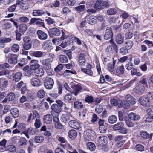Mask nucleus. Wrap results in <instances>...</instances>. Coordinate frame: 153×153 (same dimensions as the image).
<instances>
[{"label":"nucleus","instance_id":"nucleus-1","mask_svg":"<svg viewBox=\"0 0 153 153\" xmlns=\"http://www.w3.org/2000/svg\"><path fill=\"white\" fill-rule=\"evenodd\" d=\"M151 98L146 97H141L139 99V103L145 107H148L153 104V94L149 93Z\"/></svg>","mask_w":153,"mask_h":153},{"label":"nucleus","instance_id":"nucleus-2","mask_svg":"<svg viewBox=\"0 0 153 153\" xmlns=\"http://www.w3.org/2000/svg\"><path fill=\"white\" fill-rule=\"evenodd\" d=\"M52 62V60L49 58L45 59L40 61L41 63L43 65L44 69L48 73L52 71L50 63Z\"/></svg>","mask_w":153,"mask_h":153},{"label":"nucleus","instance_id":"nucleus-3","mask_svg":"<svg viewBox=\"0 0 153 153\" xmlns=\"http://www.w3.org/2000/svg\"><path fill=\"white\" fill-rule=\"evenodd\" d=\"M54 83L53 79L49 77H47L44 81V85L47 89H51L53 88Z\"/></svg>","mask_w":153,"mask_h":153},{"label":"nucleus","instance_id":"nucleus-4","mask_svg":"<svg viewBox=\"0 0 153 153\" xmlns=\"http://www.w3.org/2000/svg\"><path fill=\"white\" fill-rule=\"evenodd\" d=\"M51 114L52 116H58L59 113L62 111V109L60 106H58V104H53L51 107Z\"/></svg>","mask_w":153,"mask_h":153},{"label":"nucleus","instance_id":"nucleus-5","mask_svg":"<svg viewBox=\"0 0 153 153\" xmlns=\"http://www.w3.org/2000/svg\"><path fill=\"white\" fill-rule=\"evenodd\" d=\"M84 138L87 141L91 140L95 135L94 132L91 130L88 129L84 132Z\"/></svg>","mask_w":153,"mask_h":153},{"label":"nucleus","instance_id":"nucleus-6","mask_svg":"<svg viewBox=\"0 0 153 153\" xmlns=\"http://www.w3.org/2000/svg\"><path fill=\"white\" fill-rule=\"evenodd\" d=\"M30 83L33 86L36 87H40L42 84L40 79L36 77L30 79Z\"/></svg>","mask_w":153,"mask_h":153},{"label":"nucleus","instance_id":"nucleus-7","mask_svg":"<svg viewBox=\"0 0 153 153\" xmlns=\"http://www.w3.org/2000/svg\"><path fill=\"white\" fill-rule=\"evenodd\" d=\"M49 35L51 37L59 36L61 33L60 31L57 28H52L49 29Z\"/></svg>","mask_w":153,"mask_h":153},{"label":"nucleus","instance_id":"nucleus-8","mask_svg":"<svg viewBox=\"0 0 153 153\" xmlns=\"http://www.w3.org/2000/svg\"><path fill=\"white\" fill-rule=\"evenodd\" d=\"M108 141V139L106 137L102 136L98 137L97 140V143L99 146H103L106 145Z\"/></svg>","mask_w":153,"mask_h":153},{"label":"nucleus","instance_id":"nucleus-9","mask_svg":"<svg viewBox=\"0 0 153 153\" xmlns=\"http://www.w3.org/2000/svg\"><path fill=\"white\" fill-rule=\"evenodd\" d=\"M36 34L38 38L41 40H44L47 39L48 37L47 34L41 30L37 31Z\"/></svg>","mask_w":153,"mask_h":153},{"label":"nucleus","instance_id":"nucleus-10","mask_svg":"<svg viewBox=\"0 0 153 153\" xmlns=\"http://www.w3.org/2000/svg\"><path fill=\"white\" fill-rule=\"evenodd\" d=\"M42 48L46 51H50L53 48L51 42L48 41H45L43 43Z\"/></svg>","mask_w":153,"mask_h":153},{"label":"nucleus","instance_id":"nucleus-11","mask_svg":"<svg viewBox=\"0 0 153 153\" xmlns=\"http://www.w3.org/2000/svg\"><path fill=\"white\" fill-rule=\"evenodd\" d=\"M124 136L122 135H118L114 139L115 141L117 142V144L119 146H121L125 143V140L123 139Z\"/></svg>","mask_w":153,"mask_h":153},{"label":"nucleus","instance_id":"nucleus-12","mask_svg":"<svg viewBox=\"0 0 153 153\" xmlns=\"http://www.w3.org/2000/svg\"><path fill=\"white\" fill-rule=\"evenodd\" d=\"M86 55L83 53H81L78 58V64L80 66H82L86 64L85 57Z\"/></svg>","mask_w":153,"mask_h":153},{"label":"nucleus","instance_id":"nucleus-13","mask_svg":"<svg viewBox=\"0 0 153 153\" xmlns=\"http://www.w3.org/2000/svg\"><path fill=\"white\" fill-rule=\"evenodd\" d=\"M113 33L111 27H107L104 37L105 39L108 40L113 37Z\"/></svg>","mask_w":153,"mask_h":153},{"label":"nucleus","instance_id":"nucleus-14","mask_svg":"<svg viewBox=\"0 0 153 153\" xmlns=\"http://www.w3.org/2000/svg\"><path fill=\"white\" fill-rule=\"evenodd\" d=\"M18 56L16 54H11L8 57V62L11 64H16L17 62Z\"/></svg>","mask_w":153,"mask_h":153},{"label":"nucleus","instance_id":"nucleus-15","mask_svg":"<svg viewBox=\"0 0 153 153\" xmlns=\"http://www.w3.org/2000/svg\"><path fill=\"white\" fill-rule=\"evenodd\" d=\"M69 126L71 128L79 130L80 128V124L76 121L72 120L69 122Z\"/></svg>","mask_w":153,"mask_h":153},{"label":"nucleus","instance_id":"nucleus-16","mask_svg":"<svg viewBox=\"0 0 153 153\" xmlns=\"http://www.w3.org/2000/svg\"><path fill=\"white\" fill-rule=\"evenodd\" d=\"M73 91H71V94H74L76 96H77L82 90V87L80 85H74L73 86Z\"/></svg>","mask_w":153,"mask_h":153},{"label":"nucleus","instance_id":"nucleus-17","mask_svg":"<svg viewBox=\"0 0 153 153\" xmlns=\"http://www.w3.org/2000/svg\"><path fill=\"white\" fill-rule=\"evenodd\" d=\"M111 104L114 106L118 105L119 107L122 106V101L121 100L118 99H113L110 100Z\"/></svg>","mask_w":153,"mask_h":153},{"label":"nucleus","instance_id":"nucleus-18","mask_svg":"<svg viewBox=\"0 0 153 153\" xmlns=\"http://www.w3.org/2000/svg\"><path fill=\"white\" fill-rule=\"evenodd\" d=\"M62 35L60 38H55L52 40V42L54 44L58 45L65 39V34L63 31H62Z\"/></svg>","mask_w":153,"mask_h":153},{"label":"nucleus","instance_id":"nucleus-19","mask_svg":"<svg viewBox=\"0 0 153 153\" xmlns=\"http://www.w3.org/2000/svg\"><path fill=\"white\" fill-rule=\"evenodd\" d=\"M46 12L43 10L35 9L33 10V15L34 16H39L45 14Z\"/></svg>","mask_w":153,"mask_h":153},{"label":"nucleus","instance_id":"nucleus-20","mask_svg":"<svg viewBox=\"0 0 153 153\" xmlns=\"http://www.w3.org/2000/svg\"><path fill=\"white\" fill-rule=\"evenodd\" d=\"M128 118L132 120L136 121L139 120L140 117L139 115L134 113H131L128 115Z\"/></svg>","mask_w":153,"mask_h":153},{"label":"nucleus","instance_id":"nucleus-21","mask_svg":"<svg viewBox=\"0 0 153 153\" xmlns=\"http://www.w3.org/2000/svg\"><path fill=\"white\" fill-rule=\"evenodd\" d=\"M144 89V86L142 85H140L136 87L135 89V91L137 94L141 95L143 93Z\"/></svg>","mask_w":153,"mask_h":153},{"label":"nucleus","instance_id":"nucleus-22","mask_svg":"<svg viewBox=\"0 0 153 153\" xmlns=\"http://www.w3.org/2000/svg\"><path fill=\"white\" fill-rule=\"evenodd\" d=\"M124 68L123 65L118 67L116 70V74L119 76L123 75L124 73Z\"/></svg>","mask_w":153,"mask_h":153},{"label":"nucleus","instance_id":"nucleus-23","mask_svg":"<svg viewBox=\"0 0 153 153\" xmlns=\"http://www.w3.org/2000/svg\"><path fill=\"white\" fill-rule=\"evenodd\" d=\"M125 100L132 104H135L136 102V100L131 95L128 94L125 96Z\"/></svg>","mask_w":153,"mask_h":153},{"label":"nucleus","instance_id":"nucleus-24","mask_svg":"<svg viewBox=\"0 0 153 153\" xmlns=\"http://www.w3.org/2000/svg\"><path fill=\"white\" fill-rule=\"evenodd\" d=\"M97 21V17L94 16H91L88 17L87 18L88 22L91 25H94L96 22Z\"/></svg>","mask_w":153,"mask_h":153},{"label":"nucleus","instance_id":"nucleus-25","mask_svg":"<svg viewBox=\"0 0 153 153\" xmlns=\"http://www.w3.org/2000/svg\"><path fill=\"white\" fill-rule=\"evenodd\" d=\"M10 113L12 116L14 118L18 117L19 114V110L17 108H13L10 110Z\"/></svg>","mask_w":153,"mask_h":153},{"label":"nucleus","instance_id":"nucleus-26","mask_svg":"<svg viewBox=\"0 0 153 153\" xmlns=\"http://www.w3.org/2000/svg\"><path fill=\"white\" fill-rule=\"evenodd\" d=\"M124 123L123 122H118L117 124L114 125L113 128L114 130H118L119 131L122 127H123Z\"/></svg>","mask_w":153,"mask_h":153},{"label":"nucleus","instance_id":"nucleus-27","mask_svg":"<svg viewBox=\"0 0 153 153\" xmlns=\"http://www.w3.org/2000/svg\"><path fill=\"white\" fill-rule=\"evenodd\" d=\"M125 46L128 50H130L133 46L134 43L132 41L130 40H127L124 42Z\"/></svg>","mask_w":153,"mask_h":153},{"label":"nucleus","instance_id":"nucleus-28","mask_svg":"<svg viewBox=\"0 0 153 153\" xmlns=\"http://www.w3.org/2000/svg\"><path fill=\"white\" fill-rule=\"evenodd\" d=\"M68 134L70 138L73 139L76 137L77 133L75 130L72 129L69 131Z\"/></svg>","mask_w":153,"mask_h":153},{"label":"nucleus","instance_id":"nucleus-29","mask_svg":"<svg viewBox=\"0 0 153 153\" xmlns=\"http://www.w3.org/2000/svg\"><path fill=\"white\" fill-rule=\"evenodd\" d=\"M34 74L36 76L41 77L44 75V71L42 68L38 69L35 71Z\"/></svg>","mask_w":153,"mask_h":153},{"label":"nucleus","instance_id":"nucleus-30","mask_svg":"<svg viewBox=\"0 0 153 153\" xmlns=\"http://www.w3.org/2000/svg\"><path fill=\"white\" fill-rule=\"evenodd\" d=\"M43 119L44 122L47 124H50L52 122V117L50 114L44 116Z\"/></svg>","mask_w":153,"mask_h":153},{"label":"nucleus","instance_id":"nucleus-31","mask_svg":"<svg viewBox=\"0 0 153 153\" xmlns=\"http://www.w3.org/2000/svg\"><path fill=\"white\" fill-rule=\"evenodd\" d=\"M117 120V117L114 115L110 116L108 118V122L110 124H114L116 122Z\"/></svg>","mask_w":153,"mask_h":153},{"label":"nucleus","instance_id":"nucleus-32","mask_svg":"<svg viewBox=\"0 0 153 153\" xmlns=\"http://www.w3.org/2000/svg\"><path fill=\"white\" fill-rule=\"evenodd\" d=\"M123 37L120 34H118L116 38V41L118 44H121L123 41Z\"/></svg>","mask_w":153,"mask_h":153},{"label":"nucleus","instance_id":"nucleus-33","mask_svg":"<svg viewBox=\"0 0 153 153\" xmlns=\"http://www.w3.org/2000/svg\"><path fill=\"white\" fill-rule=\"evenodd\" d=\"M71 93H68L64 97V101L65 102H69L72 99Z\"/></svg>","mask_w":153,"mask_h":153},{"label":"nucleus","instance_id":"nucleus-34","mask_svg":"<svg viewBox=\"0 0 153 153\" xmlns=\"http://www.w3.org/2000/svg\"><path fill=\"white\" fill-rule=\"evenodd\" d=\"M76 10L78 12H81L86 10L85 6L84 5H79L75 8Z\"/></svg>","mask_w":153,"mask_h":153},{"label":"nucleus","instance_id":"nucleus-35","mask_svg":"<svg viewBox=\"0 0 153 153\" xmlns=\"http://www.w3.org/2000/svg\"><path fill=\"white\" fill-rule=\"evenodd\" d=\"M65 146L66 147L67 150L69 153H72L76 150L73 148L72 146L68 143H66Z\"/></svg>","mask_w":153,"mask_h":153},{"label":"nucleus","instance_id":"nucleus-36","mask_svg":"<svg viewBox=\"0 0 153 153\" xmlns=\"http://www.w3.org/2000/svg\"><path fill=\"white\" fill-rule=\"evenodd\" d=\"M140 135L141 137L144 139H147L149 137V134L144 131H142L140 132Z\"/></svg>","mask_w":153,"mask_h":153},{"label":"nucleus","instance_id":"nucleus-37","mask_svg":"<svg viewBox=\"0 0 153 153\" xmlns=\"http://www.w3.org/2000/svg\"><path fill=\"white\" fill-rule=\"evenodd\" d=\"M102 0H97L95 3V8L98 10L102 9Z\"/></svg>","mask_w":153,"mask_h":153},{"label":"nucleus","instance_id":"nucleus-38","mask_svg":"<svg viewBox=\"0 0 153 153\" xmlns=\"http://www.w3.org/2000/svg\"><path fill=\"white\" fill-rule=\"evenodd\" d=\"M59 59L60 61L63 63H66L68 61L67 57L63 55H59Z\"/></svg>","mask_w":153,"mask_h":153},{"label":"nucleus","instance_id":"nucleus-39","mask_svg":"<svg viewBox=\"0 0 153 153\" xmlns=\"http://www.w3.org/2000/svg\"><path fill=\"white\" fill-rule=\"evenodd\" d=\"M22 74L20 72H17L15 74L14 78L16 82H18L21 79Z\"/></svg>","mask_w":153,"mask_h":153},{"label":"nucleus","instance_id":"nucleus-40","mask_svg":"<svg viewBox=\"0 0 153 153\" xmlns=\"http://www.w3.org/2000/svg\"><path fill=\"white\" fill-rule=\"evenodd\" d=\"M43 52L41 51H34L32 53V55L33 56L39 58L41 57L43 55Z\"/></svg>","mask_w":153,"mask_h":153},{"label":"nucleus","instance_id":"nucleus-41","mask_svg":"<svg viewBox=\"0 0 153 153\" xmlns=\"http://www.w3.org/2000/svg\"><path fill=\"white\" fill-rule=\"evenodd\" d=\"M7 151L10 152H14L16 151V148L13 145H10L6 147Z\"/></svg>","mask_w":153,"mask_h":153},{"label":"nucleus","instance_id":"nucleus-42","mask_svg":"<svg viewBox=\"0 0 153 153\" xmlns=\"http://www.w3.org/2000/svg\"><path fill=\"white\" fill-rule=\"evenodd\" d=\"M19 143L20 146H22L26 145L27 143V142L25 138L23 137H22L19 142Z\"/></svg>","mask_w":153,"mask_h":153},{"label":"nucleus","instance_id":"nucleus-43","mask_svg":"<svg viewBox=\"0 0 153 153\" xmlns=\"http://www.w3.org/2000/svg\"><path fill=\"white\" fill-rule=\"evenodd\" d=\"M27 26L25 24H21L19 26V31L22 33L25 32L27 30Z\"/></svg>","mask_w":153,"mask_h":153},{"label":"nucleus","instance_id":"nucleus-44","mask_svg":"<svg viewBox=\"0 0 153 153\" xmlns=\"http://www.w3.org/2000/svg\"><path fill=\"white\" fill-rule=\"evenodd\" d=\"M128 50L125 47H122L120 48L119 52L121 54L124 55L128 53Z\"/></svg>","mask_w":153,"mask_h":153},{"label":"nucleus","instance_id":"nucleus-45","mask_svg":"<svg viewBox=\"0 0 153 153\" xmlns=\"http://www.w3.org/2000/svg\"><path fill=\"white\" fill-rule=\"evenodd\" d=\"M87 146L89 150L93 151L95 149V146L94 143L91 142H89L87 143Z\"/></svg>","mask_w":153,"mask_h":153},{"label":"nucleus","instance_id":"nucleus-46","mask_svg":"<svg viewBox=\"0 0 153 153\" xmlns=\"http://www.w3.org/2000/svg\"><path fill=\"white\" fill-rule=\"evenodd\" d=\"M15 97V94L12 92H10L7 96V98L9 101L13 100L14 99Z\"/></svg>","mask_w":153,"mask_h":153},{"label":"nucleus","instance_id":"nucleus-47","mask_svg":"<svg viewBox=\"0 0 153 153\" xmlns=\"http://www.w3.org/2000/svg\"><path fill=\"white\" fill-rule=\"evenodd\" d=\"M85 101L86 102L91 103L94 102V98L92 96L88 95L86 97Z\"/></svg>","mask_w":153,"mask_h":153},{"label":"nucleus","instance_id":"nucleus-48","mask_svg":"<svg viewBox=\"0 0 153 153\" xmlns=\"http://www.w3.org/2000/svg\"><path fill=\"white\" fill-rule=\"evenodd\" d=\"M45 95V93L42 89L39 90L37 92L38 97L40 98H43Z\"/></svg>","mask_w":153,"mask_h":153},{"label":"nucleus","instance_id":"nucleus-49","mask_svg":"<svg viewBox=\"0 0 153 153\" xmlns=\"http://www.w3.org/2000/svg\"><path fill=\"white\" fill-rule=\"evenodd\" d=\"M107 12L109 15H113L115 14L117 12V11L114 8H111L107 10Z\"/></svg>","mask_w":153,"mask_h":153},{"label":"nucleus","instance_id":"nucleus-50","mask_svg":"<svg viewBox=\"0 0 153 153\" xmlns=\"http://www.w3.org/2000/svg\"><path fill=\"white\" fill-rule=\"evenodd\" d=\"M44 140V137L41 136H37L35 137L34 141L37 143H40Z\"/></svg>","mask_w":153,"mask_h":153},{"label":"nucleus","instance_id":"nucleus-51","mask_svg":"<svg viewBox=\"0 0 153 153\" xmlns=\"http://www.w3.org/2000/svg\"><path fill=\"white\" fill-rule=\"evenodd\" d=\"M12 133V130L10 129H7L3 130V136L5 137L10 135Z\"/></svg>","mask_w":153,"mask_h":153},{"label":"nucleus","instance_id":"nucleus-52","mask_svg":"<svg viewBox=\"0 0 153 153\" xmlns=\"http://www.w3.org/2000/svg\"><path fill=\"white\" fill-rule=\"evenodd\" d=\"M19 47L18 45L16 44H14L12 47L11 50L14 52H17L19 51Z\"/></svg>","mask_w":153,"mask_h":153},{"label":"nucleus","instance_id":"nucleus-53","mask_svg":"<svg viewBox=\"0 0 153 153\" xmlns=\"http://www.w3.org/2000/svg\"><path fill=\"white\" fill-rule=\"evenodd\" d=\"M74 106L75 108H83V105L81 102L76 101L74 103Z\"/></svg>","mask_w":153,"mask_h":153},{"label":"nucleus","instance_id":"nucleus-54","mask_svg":"<svg viewBox=\"0 0 153 153\" xmlns=\"http://www.w3.org/2000/svg\"><path fill=\"white\" fill-rule=\"evenodd\" d=\"M114 66L111 63H109L107 64V68L111 73L113 72L114 70Z\"/></svg>","mask_w":153,"mask_h":153},{"label":"nucleus","instance_id":"nucleus-55","mask_svg":"<svg viewBox=\"0 0 153 153\" xmlns=\"http://www.w3.org/2000/svg\"><path fill=\"white\" fill-rule=\"evenodd\" d=\"M81 69L83 72L84 73H85L91 76H92L93 74V73L92 71L90 69H87L85 68H81Z\"/></svg>","mask_w":153,"mask_h":153},{"label":"nucleus","instance_id":"nucleus-56","mask_svg":"<svg viewBox=\"0 0 153 153\" xmlns=\"http://www.w3.org/2000/svg\"><path fill=\"white\" fill-rule=\"evenodd\" d=\"M147 111L149 116V117L151 118L152 119H153V107H152L149 109L147 110Z\"/></svg>","mask_w":153,"mask_h":153},{"label":"nucleus","instance_id":"nucleus-57","mask_svg":"<svg viewBox=\"0 0 153 153\" xmlns=\"http://www.w3.org/2000/svg\"><path fill=\"white\" fill-rule=\"evenodd\" d=\"M32 48L31 43L24 44L23 45V48L25 50H28Z\"/></svg>","mask_w":153,"mask_h":153},{"label":"nucleus","instance_id":"nucleus-58","mask_svg":"<svg viewBox=\"0 0 153 153\" xmlns=\"http://www.w3.org/2000/svg\"><path fill=\"white\" fill-rule=\"evenodd\" d=\"M42 125V123L40 120V119H36L34 123V125L36 128H37L40 127Z\"/></svg>","mask_w":153,"mask_h":153},{"label":"nucleus","instance_id":"nucleus-59","mask_svg":"<svg viewBox=\"0 0 153 153\" xmlns=\"http://www.w3.org/2000/svg\"><path fill=\"white\" fill-rule=\"evenodd\" d=\"M125 123L127 126L129 127H133L134 126V123L129 120H126Z\"/></svg>","mask_w":153,"mask_h":153},{"label":"nucleus","instance_id":"nucleus-60","mask_svg":"<svg viewBox=\"0 0 153 153\" xmlns=\"http://www.w3.org/2000/svg\"><path fill=\"white\" fill-rule=\"evenodd\" d=\"M71 117V115L67 114H63L61 118L63 121H66L70 120V118Z\"/></svg>","mask_w":153,"mask_h":153},{"label":"nucleus","instance_id":"nucleus-61","mask_svg":"<svg viewBox=\"0 0 153 153\" xmlns=\"http://www.w3.org/2000/svg\"><path fill=\"white\" fill-rule=\"evenodd\" d=\"M40 67V65L38 63L32 64L30 66V68L31 70H37Z\"/></svg>","mask_w":153,"mask_h":153},{"label":"nucleus","instance_id":"nucleus-62","mask_svg":"<svg viewBox=\"0 0 153 153\" xmlns=\"http://www.w3.org/2000/svg\"><path fill=\"white\" fill-rule=\"evenodd\" d=\"M27 60L26 59L22 58L20 62L18 64L21 66H23L24 65L27 63Z\"/></svg>","mask_w":153,"mask_h":153},{"label":"nucleus","instance_id":"nucleus-63","mask_svg":"<svg viewBox=\"0 0 153 153\" xmlns=\"http://www.w3.org/2000/svg\"><path fill=\"white\" fill-rule=\"evenodd\" d=\"M33 119L36 118V119H39V114L38 112L35 110L33 111Z\"/></svg>","mask_w":153,"mask_h":153},{"label":"nucleus","instance_id":"nucleus-64","mask_svg":"<svg viewBox=\"0 0 153 153\" xmlns=\"http://www.w3.org/2000/svg\"><path fill=\"white\" fill-rule=\"evenodd\" d=\"M21 5V8L23 10H27L29 7V5L26 2H24Z\"/></svg>","mask_w":153,"mask_h":153}]
</instances>
